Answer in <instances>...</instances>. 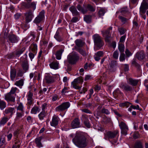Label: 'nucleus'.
<instances>
[{
    "instance_id": "f257e3e1",
    "label": "nucleus",
    "mask_w": 148,
    "mask_h": 148,
    "mask_svg": "<svg viewBox=\"0 0 148 148\" xmlns=\"http://www.w3.org/2000/svg\"><path fill=\"white\" fill-rule=\"evenodd\" d=\"M73 143L80 148H84L87 145V141L85 137L82 134L77 133L73 139Z\"/></svg>"
},
{
    "instance_id": "f03ea898",
    "label": "nucleus",
    "mask_w": 148,
    "mask_h": 148,
    "mask_svg": "<svg viewBox=\"0 0 148 148\" xmlns=\"http://www.w3.org/2000/svg\"><path fill=\"white\" fill-rule=\"evenodd\" d=\"M106 139L115 138L114 142L116 143L119 136V132L117 130L113 131H109L107 132L105 135Z\"/></svg>"
},
{
    "instance_id": "ea45409f",
    "label": "nucleus",
    "mask_w": 148,
    "mask_h": 148,
    "mask_svg": "<svg viewBox=\"0 0 148 148\" xmlns=\"http://www.w3.org/2000/svg\"><path fill=\"white\" fill-rule=\"evenodd\" d=\"M78 51L83 57H86L88 55V54L86 52V51L82 49H79Z\"/></svg>"
},
{
    "instance_id": "aec40b11",
    "label": "nucleus",
    "mask_w": 148,
    "mask_h": 148,
    "mask_svg": "<svg viewBox=\"0 0 148 148\" xmlns=\"http://www.w3.org/2000/svg\"><path fill=\"white\" fill-rule=\"evenodd\" d=\"M13 95L9 93H8L5 95V99L8 101H11L14 102L15 98Z\"/></svg>"
},
{
    "instance_id": "f8f14e48",
    "label": "nucleus",
    "mask_w": 148,
    "mask_h": 148,
    "mask_svg": "<svg viewBox=\"0 0 148 148\" xmlns=\"http://www.w3.org/2000/svg\"><path fill=\"white\" fill-rule=\"evenodd\" d=\"M45 79L46 82L48 84L53 83L55 81L54 77L49 73L45 74Z\"/></svg>"
},
{
    "instance_id": "5fc2aeb1",
    "label": "nucleus",
    "mask_w": 148,
    "mask_h": 148,
    "mask_svg": "<svg viewBox=\"0 0 148 148\" xmlns=\"http://www.w3.org/2000/svg\"><path fill=\"white\" fill-rule=\"evenodd\" d=\"M125 55L124 53L121 54L119 60L121 61H123L125 60Z\"/></svg>"
},
{
    "instance_id": "e433bc0d",
    "label": "nucleus",
    "mask_w": 148,
    "mask_h": 148,
    "mask_svg": "<svg viewBox=\"0 0 148 148\" xmlns=\"http://www.w3.org/2000/svg\"><path fill=\"white\" fill-rule=\"evenodd\" d=\"M6 107V103L4 101L0 99V108L3 110Z\"/></svg>"
},
{
    "instance_id": "79ce46f5",
    "label": "nucleus",
    "mask_w": 148,
    "mask_h": 148,
    "mask_svg": "<svg viewBox=\"0 0 148 148\" xmlns=\"http://www.w3.org/2000/svg\"><path fill=\"white\" fill-rule=\"evenodd\" d=\"M131 104L128 102H125L124 103H122L119 104V106L121 107H126V108H128Z\"/></svg>"
},
{
    "instance_id": "338daca9",
    "label": "nucleus",
    "mask_w": 148,
    "mask_h": 148,
    "mask_svg": "<svg viewBox=\"0 0 148 148\" xmlns=\"http://www.w3.org/2000/svg\"><path fill=\"white\" fill-rule=\"evenodd\" d=\"M36 54L30 52L29 54V56L31 59H32L34 58V55Z\"/></svg>"
},
{
    "instance_id": "f3484780",
    "label": "nucleus",
    "mask_w": 148,
    "mask_h": 148,
    "mask_svg": "<svg viewBox=\"0 0 148 148\" xmlns=\"http://www.w3.org/2000/svg\"><path fill=\"white\" fill-rule=\"evenodd\" d=\"M24 56L25 57V59H24V61L23 62L22 66L23 68V70L25 71V72L29 68L28 63L27 60L26 59V58L27 57L26 54H25L24 55Z\"/></svg>"
},
{
    "instance_id": "a18cd8bd",
    "label": "nucleus",
    "mask_w": 148,
    "mask_h": 148,
    "mask_svg": "<svg viewBox=\"0 0 148 148\" xmlns=\"http://www.w3.org/2000/svg\"><path fill=\"white\" fill-rule=\"evenodd\" d=\"M84 21L86 23H90L91 21V16H85L84 17Z\"/></svg>"
},
{
    "instance_id": "2eb2a0df",
    "label": "nucleus",
    "mask_w": 148,
    "mask_h": 148,
    "mask_svg": "<svg viewBox=\"0 0 148 148\" xmlns=\"http://www.w3.org/2000/svg\"><path fill=\"white\" fill-rule=\"evenodd\" d=\"M81 119L84 121V124L88 128L90 127V124L88 119V116L87 115L85 114H82Z\"/></svg>"
},
{
    "instance_id": "bf43d9fd",
    "label": "nucleus",
    "mask_w": 148,
    "mask_h": 148,
    "mask_svg": "<svg viewBox=\"0 0 148 148\" xmlns=\"http://www.w3.org/2000/svg\"><path fill=\"white\" fill-rule=\"evenodd\" d=\"M58 99V96L57 95L55 94L53 95L52 97V100L54 101L57 100Z\"/></svg>"
},
{
    "instance_id": "0e129e2a",
    "label": "nucleus",
    "mask_w": 148,
    "mask_h": 148,
    "mask_svg": "<svg viewBox=\"0 0 148 148\" xmlns=\"http://www.w3.org/2000/svg\"><path fill=\"white\" fill-rule=\"evenodd\" d=\"M19 134V130H17L16 131H15L14 132V136L17 138L18 134Z\"/></svg>"
},
{
    "instance_id": "a878e982",
    "label": "nucleus",
    "mask_w": 148,
    "mask_h": 148,
    "mask_svg": "<svg viewBox=\"0 0 148 148\" xmlns=\"http://www.w3.org/2000/svg\"><path fill=\"white\" fill-rule=\"evenodd\" d=\"M24 112H17L16 113V116L15 119L16 121H18L20 119L24 116Z\"/></svg>"
},
{
    "instance_id": "7c9ffc66",
    "label": "nucleus",
    "mask_w": 148,
    "mask_h": 148,
    "mask_svg": "<svg viewBox=\"0 0 148 148\" xmlns=\"http://www.w3.org/2000/svg\"><path fill=\"white\" fill-rule=\"evenodd\" d=\"M14 110V108L9 107L6 108L5 111L4 113L6 114H10L12 115L13 114V112Z\"/></svg>"
},
{
    "instance_id": "680f3d73",
    "label": "nucleus",
    "mask_w": 148,
    "mask_h": 148,
    "mask_svg": "<svg viewBox=\"0 0 148 148\" xmlns=\"http://www.w3.org/2000/svg\"><path fill=\"white\" fill-rule=\"evenodd\" d=\"M119 18L121 20L122 22L123 23H125L126 21V18L122 16H119Z\"/></svg>"
},
{
    "instance_id": "09e8293b",
    "label": "nucleus",
    "mask_w": 148,
    "mask_h": 148,
    "mask_svg": "<svg viewBox=\"0 0 148 148\" xmlns=\"http://www.w3.org/2000/svg\"><path fill=\"white\" fill-rule=\"evenodd\" d=\"M87 8L88 10L91 11H94L95 10V7H93L90 5H88Z\"/></svg>"
},
{
    "instance_id": "9b49d317",
    "label": "nucleus",
    "mask_w": 148,
    "mask_h": 148,
    "mask_svg": "<svg viewBox=\"0 0 148 148\" xmlns=\"http://www.w3.org/2000/svg\"><path fill=\"white\" fill-rule=\"evenodd\" d=\"M60 122V119L58 116L54 115L52 118V121L50 122L51 125L53 127H56Z\"/></svg>"
},
{
    "instance_id": "a19ab883",
    "label": "nucleus",
    "mask_w": 148,
    "mask_h": 148,
    "mask_svg": "<svg viewBox=\"0 0 148 148\" xmlns=\"http://www.w3.org/2000/svg\"><path fill=\"white\" fill-rule=\"evenodd\" d=\"M118 49L120 52H123L124 51L125 47L123 44L121 43H119Z\"/></svg>"
},
{
    "instance_id": "bb28decb",
    "label": "nucleus",
    "mask_w": 148,
    "mask_h": 148,
    "mask_svg": "<svg viewBox=\"0 0 148 148\" xmlns=\"http://www.w3.org/2000/svg\"><path fill=\"white\" fill-rule=\"evenodd\" d=\"M101 113H104L107 115H108L110 114V112L109 110L107 109H106L104 108H103L101 109V112H99L98 111H97V115L99 116L101 115Z\"/></svg>"
},
{
    "instance_id": "dca6fc26",
    "label": "nucleus",
    "mask_w": 148,
    "mask_h": 148,
    "mask_svg": "<svg viewBox=\"0 0 148 148\" xmlns=\"http://www.w3.org/2000/svg\"><path fill=\"white\" fill-rule=\"evenodd\" d=\"M8 38L9 40L12 43H16L18 40V37L13 34L9 35Z\"/></svg>"
},
{
    "instance_id": "3c124183",
    "label": "nucleus",
    "mask_w": 148,
    "mask_h": 148,
    "mask_svg": "<svg viewBox=\"0 0 148 148\" xmlns=\"http://www.w3.org/2000/svg\"><path fill=\"white\" fill-rule=\"evenodd\" d=\"M33 93L31 91H29L27 95V99L33 100Z\"/></svg>"
},
{
    "instance_id": "4468645a",
    "label": "nucleus",
    "mask_w": 148,
    "mask_h": 148,
    "mask_svg": "<svg viewBox=\"0 0 148 148\" xmlns=\"http://www.w3.org/2000/svg\"><path fill=\"white\" fill-rule=\"evenodd\" d=\"M119 87L123 91H130L132 90V87L125 83L121 82L120 84Z\"/></svg>"
},
{
    "instance_id": "69168bd1",
    "label": "nucleus",
    "mask_w": 148,
    "mask_h": 148,
    "mask_svg": "<svg viewBox=\"0 0 148 148\" xmlns=\"http://www.w3.org/2000/svg\"><path fill=\"white\" fill-rule=\"evenodd\" d=\"M0 143L2 145L5 144V140L4 138V137H1V138L0 140Z\"/></svg>"
},
{
    "instance_id": "6ab92c4d",
    "label": "nucleus",
    "mask_w": 148,
    "mask_h": 148,
    "mask_svg": "<svg viewBox=\"0 0 148 148\" xmlns=\"http://www.w3.org/2000/svg\"><path fill=\"white\" fill-rule=\"evenodd\" d=\"M29 49L30 51L35 54H36L37 51V45L35 43L31 44L29 47Z\"/></svg>"
},
{
    "instance_id": "4d7b16f0",
    "label": "nucleus",
    "mask_w": 148,
    "mask_h": 148,
    "mask_svg": "<svg viewBox=\"0 0 148 148\" xmlns=\"http://www.w3.org/2000/svg\"><path fill=\"white\" fill-rule=\"evenodd\" d=\"M95 54L97 56H99V57H101L103 56V53L102 51H99L96 53Z\"/></svg>"
},
{
    "instance_id": "e2e57ef3",
    "label": "nucleus",
    "mask_w": 148,
    "mask_h": 148,
    "mask_svg": "<svg viewBox=\"0 0 148 148\" xmlns=\"http://www.w3.org/2000/svg\"><path fill=\"white\" fill-rule=\"evenodd\" d=\"M125 37L126 36H122L120 38L119 43H121L124 42L125 40Z\"/></svg>"
},
{
    "instance_id": "9d476101",
    "label": "nucleus",
    "mask_w": 148,
    "mask_h": 148,
    "mask_svg": "<svg viewBox=\"0 0 148 148\" xmlns=\"http://www.w3.org/2000/svg\"><path fill=\"white\" fill-rule=\"evenodd\" d=\"M79 58V56L75 54L72 55H70L68 57V62L71 64H75Z\"/></svg>"
},
{
    "instance_id": "a211bd4d",
    "label": "nucleus",
    "mask_w": 148,
    "mask_h": 148,
    "mask_svg": "<svg viewBox=\"0 0 148 148\" xmlns=\"http://www.w3.org/2000/svg\"><path fill=\"white\" fill-rule=\"evenodd\" d=\"M80 123L78 118L75 119L71 123V126L73 128H75L79 127Z\"/></svg>"
},
{
    "instance_id": "8fccbe9b",
    "label": "nucleus",
    "mask_w": 148,
    "mask_h": 148,
    "mask_svg": "<svg viewBox=\"0 0 148 148\" xmlns=\"http://www.w3.org/2000/svg\"><path fill=\"white\" fill-rule=\"evenodd\" d=\"M126 30L125 29L123 28H118V31L121 35L124 34L125 33Z\"/></svg>"
},
{
    "instance_id": "412c9836",
    "label": "nucleus",
    "mask_w": 148,
    "mask_h": 148,
    "mask_svg": "<svg viewBox=\"0 0 148 148\" xmlns=\"http://www.w3.org/2000/svg\"><path fill=\"white\" fill-rule=\"evenodd\" d=\"M136 58L139 60H142L145 57L144 53L143 51L138 52L136 54Z\"/></svg>"
},
{
    "instance_id": "13d9d810",
    "label": "nucleus",
    "mask_w": 148,
    "mask_h": 148,
    "mask_svg": "<svg viewBox=\"0 0 148 148\" xmlns=\"http://www.w3.org/2000/svg\"><path fill=\"white\" fill-rule=\"evenodd\" d=\"M82 112L86 113L91 114L92 112L90 110L87 109H84L81 110Z\"/></svg>"
},
{
    "instance_id": "cd10ccee",
    "label": "nucleus",
    "mask_w": 148,
    "mask_h": 148,
    "mask_svg": "<svg viewBox=\"0 0 148 148\" xmlns=\"http://www.w3.org/2000/svg\"><path fill=\"white\" fill-rule=\"evenodd\" d=\"M63 51V50L61 49L57 51L56 54V58L58 60H60L61 59L62 54Z\"/></svg>"
},
{
    "instance_id": "c9c22d12",
    "label": "nucleus",
    "mask_w": 148,
    "mask_h": 148,
    "mask_svg": "<svg viewBox=\"0 0 148 148\" xmlns=\"http://www.w3.org/2000/svg\"><path fill=\"white\" fill-rule=\"evenodd\" d=\"M16 75V71L15 69H12L10 71V77L12 80H14Z\"/></svg>"
},
{
    "instance_id": "6e6552de",
    "label": "nucleus",
    "mask_w": 148,
    "mask_h": 148,
    "mask_svg": "<svg viewBox=\"0 0 148 148\" xmlns=\"http://www.w3.org/2000/svg\"><path fill=\"white\" fill-rule=\"evenodd\" d=\"M119 126L121 130V134L125 135H127L129 129L126 124L124 122L121 121L119 123Z\"/></svg>"
},
{
    "instance_id": "39448f33",
    "label": "nucleus",
    "mask_w": 148,
    "mask_h": 148,
    "mask_svg": "<svg viewBox=\"0 0 148 148\" xmlns=\"http://www.w3.org/2000/svg\"><path fill=\"white\" fill-rule=\"evenodd\" d=\"M70 103L68 102L63 103L55 108L56 112H60L67 109L70 106Z\"/></svg>"
},
{
    "instance_id": "473e14b6",
    "label": "nucleus",
    "mask_w": 148,
    "mask_h": 148,
    "mask_svg": "<svg viewBox=\"0 0 148 148\" xmlns=\"http://www.w3.org/2000/svg\"><path fill=\"white\" fill-rule=\"evenodd\" d=\"M42 138V136H40L36 138L35 139V142L37 146L39 147H42V145L41 143V140Z\"/></svg>"
},
{
    "instance_id": "58836bf2",
    "label": "nucleus",
    "mask_w": 148,
    "mask_h": 148,
    "mask_svg": "<svg viewBox=\"0 0 148 148\" xmlns=\"http://www.w3.org/2000/svg\"><path fill=\"white\" fill-rule=\"evenodd\" d=\"M25 48L23 47L21 49L17 50L16 51L15 55L17 56H19L25 50Z\"/></svg>"
},
{
    "instance_id": "7ed1b4c3",
    "label": "nucleus",
    "mask_w": 148,
    "mask_h": 148,
    "mask_svg": "<svg viewBox=\"0 0 148 148\" xmlns=\"http://www.w3.org/2000/svg\"><path fill=\"white\" fill-rule=\"evenodd\" d=\"M93 38L95 45L97 47L98 49H100L104 45V43L102 41L101 37L98 34L93 35Z\"/></svg>"
},
{
    "instance_id": "2f4dec72",
    "label": "nucleus",
    "mask_w": 148,
    "mask_h": 148,
    "mask_svg": "<svg viewBox=\"0 0 148 148\" xmlns=\"http://www.w3.org/2000/svg\"><path fill=\"white\" fill-rule=\"evenodd\" d=\"M76 45L79 47H82L84 44V43L82 40L79 39L76 40L75 41Z\"/></svg>"
},
{
    "instance_id": "f704fd0d",
    "label": "nucleus",
    "mask_w": 148,
    "mask_h": 148,
    "mask_svg": "<svg viewBox=\"0 0 148 148\" xmlns=\"http://www.w3.org/2000/svg\"><path fill=\"white\" fill-rule=\"evenodd\" d=\"M8 119L7 117H3L0 121V125L1 126H3L8 121Z\"/></svg>"
},
{
    "instance_id": "423d86ee",
    "label": "nucleus",
    "mask_w": 148,
    "mask_h": 148,
    "mask_svg": "<svg viewBox=\"0 0 148 148\" xmlns=\"http://www.w3.org/2000/svg\"><path fill=\"white\" fill-rule=\"evenodd\" d=\"M112 29V27H110L105 32L103 31H101L103 36L105 38V40L106 42H109L111 39L110 31Z\"/></svg>"
},
{
    "instance_id": "20e7f679",
    "label": "nucleus",
    "mask_w": 148,
    "mask_h": 148,
    "mask_svg": "<svg viewBox=\"0 0 148 148\" xmlns=\"http://www.w3.org/2000/svg\"><path fill=\"white\" fill-rule=\"evenodd\" d=\"M70 103L68 102L63 103L55 108L56 112H60L67 109L70 106Z\"/></svg>"
},
{
    "instance_id": "864d4df0",
    "label": "nucleus",
    "mask_w": 148,
    "mask_h": 148,
    "mask_svg": "<svg viewBox=\"0 0 148 148\" xmlns=\"http://www.w3.org/2000/svg\"><path fill=\"white\" fill-rule=\"evenodd\" d=\"M119 56V53L117 51H115L113 54V57L115 59H117Z\"/></svg>"
},
{
    "instance_id": "603ef678",
    "label": "nucleus",
    "mask_w": 148,
    "mask_h": 148,
    "mask_svg": "<svg viewBox=\"0 0 148 148\" xmlns=\"http://www.w3.org/2000/svg\"><path fill=\"white\" fill-rule=\"evenodd\" d=\"M77 8L79 11H81L84 14L86 12L80 4H78L77 5Z\"/></svg>"
},
{
    "instance_id": "ddd939ff",
    "label": "nucleus",
    "mask_w": 148,
    "mask_h": 148,
    "mask_svg": "<svg viewBox=\"0 0 148 148\" xmlns=\"http://www.w3.org/2000/svg\"><path fill=\"white\" fill-rule=\"evenodd\" d=\"M25 19L27 22H29L32 20L34 16L33 12L31 10L27 11L25 14Z\"/></svg>"
},
{
    "instance_id": "1a4fd4ad",
    "label": "nucleus",
    "mask_w": 148,
    "mask_h": 148,
    "mask_svg": "<svg viewBox=\"0 0 148 148\" xmlns=\"http://www.w3.org/2000/svg\"><path fill=\"white\" fill-rule=\"evenodd\" d=\"M45 11L42 10L40 12L38 15L34 19V22L36 23H38L43 20L45 17Z\"/></svg>"
},
{
    "instance_id": "052dcab7",
    "label": "nucleus",
    "mask_w": 148,
    "mask_h": 148,
    "mask_svg": "<svg viewBox=\"0 0 148 148\" xmlns=\"http://www.w3.org/2000/svg\"><path fill=\"white\" fill-rule=\"evenodd\" d=\"M17 89L16 88H12L10 91L9 93L13 95L15 93Z\"/></svg>"
},
{
    "instance_id": "c85d7f7f",
    "label": "nucleus",
    "mask_w": 148,
    "mask_h": 148,
    "mask_svg": "<svg viewBox=\"0 0 148 148\" xmlns=\"http://www.w3.org/2000/svg\"><path fill=\"white\" fill-rule=\"evenodd\" d=\"M73 16L77 15L79 12L76 8L74 6H72L69 8Z\"/></svg>"
},
{
    "instance_id": "0eeeda50",
    "label": "nucleus",
    "mask_w": 148,
    "mask_h": 148,
    "mask_svg": "<svg viewBox=\"0 0 148 148\" xmlns=\"http://www.w3.org/2000/svg\"><path fill=\"white\" fill-rule=\"evenodd\" d=\"M83 82V79L82 77H79L75 79L72 82L71 84L73 87L77 89H79L80 88L78 84L79 83H82Z\"/></svg>"
},
{
    "instance_id": "c756f323",
    "label": "nucleus",
    "mask_w": 148,
    "mask_h": 148,
    "mask_svg": "<svg viewBox=\"0 0 148 148\" xmlns=\"http://www.w3.org/2000/svg\"><path fill=\"white\" fill-rule=\"evenodd\" d=\"M40 109L37 106H34L32 108L31 111V113L32 114H35L40 112Z\"/></svg>"
},
{
    "instance_id": "37998d69",
    "label": "nucleus",
    "mask_w": 148,
    "mask_h": 148,
    "mask_svg": "<svg viewBox=\"0 0 148 148\" xmlns=\"http://www.w3.org/2000/svg\"><path fill=\"white\" fill-rule=\"evenodd\" d=\"M14 84L17 86H22L23 84V79H21L18 81H16Z\"/></svg>"
},
{
    "instance_id": "393cba45",
    "label": "nucleus",
    "mask_w": 148,
    "mask_h": 148,
    "mask_svg": "<svg viewBox=\"0 0 148 148\" xmlns=\"http://www.w3.org/2000/svg\"><path fill=\"white\" fill-rule=\"evenodd\" d=\"M147 9H148V4L146 3H142L140 8V11L144 13L145 12V10Z\"/></svg>"
},
{
    "instance_id": "4c0bfd02",
    "label": "nucleus",
    "mask_w": 148,
    "mask_h": 148,
    "mask_svg": "<svg viewBox=\"0 0 148 148\" xmlns=\"http://www.w3.org/2000/svg\"><path fill=\"white\" fill-rule=\"evenodd\" d=\"M18 106L17 107V110H19L21 112H24V106L21 103H18Z\"/></svg>"
},
{
    "instance_id": "b1692460",
    "label": "nucleus",
    "mask_w": 148,
    "mask_h": 148,
    "mask_svg": "<svg viewBox=\"0 0 148 148\" xmlns=\"http://www.w3.org/2000/svg\"><path fill=\"white\" fill-rule=\"evenodd\" d=\"M36 1H33L31 3H28L26 5V7L28 8L32 9L34 10L36 8Z\"/></svg>"
},
{
    "instance_id": "4be33fe9",
    "label": "nucleus",
    "mask_w": 148,
    "mask_h": 148,
    "mask_svg": "<svg viewBox=\"0 0 148 148\" xmlns=\"http://www.w3.org/2000/svg\"><path fill=\"white\" fill-rule=\"evenodd\" d=\"M59 62L57 61L52 62L49 64V66L51 69H57L59 68Z\"/></svg>"
},
{
    "instance_id": "de8ad7c7",
    "label": "nucleus",
    "mask_w": 148,
    "mask_h": 148,
    "mask_svg": "<svg viewBox=\"0 0 148 148\" xmlns=\"http://www.w3.org/2000/svg\"><path fill=\"white\" fill-rule=\"evenodd\" d=\"M47 107V103H44L42 104L41 106L42 111H46Z\"/></svg>"
},
{
    "instance_id": "5701e85b",
    "label": "nucleus",
    "mask_w": 148,
    "mask_h": 148,
    "mask_svg": "<svg viewBox=\"0 0 148 148\" xmlns=\"http://www.w3.org/2000/svg\"><path fill=\"white\" fill-rule=\"evenodd\" d=\"M127 82L128 84L133 86L136 85L138 82V81L137 80L133 79L132 78L127 79Z\"/></svg>"
},
{
    "instance_id": "6e6d98bb",
    "label": "nucleus",
    "mask_w": 148,
    "mask_h": 148,
    "mask_svg": "<svg viewBox=\"0 0 148 148\" xmlns=\"http://www.w3.org/2000/svg\"><path fill=\"white\" fill-rule=\"evenodd\" d=\"M125 53L127 57H129L132 55V53L127 49H125Z\"/></svg>"
},
{
    "instance_id": "49530a36",
    "label": "nucleus",
    "mask_w": 148,
    "mask_h": 148,
    "mask_svg": "<svg viewBox=\"0 0 148 148\" xmlns=\"http://www.w3.org/2000/svg\"><path fill=\"white\" fill-rule=\"evenodd\" d=\"M106 12L105 10L104 9L101 8L99 11L98 14L99 16L101 17L104 15Z\"/></svg>"
},
{
    "instance_id": "774afa93",
    "label": "nucleus",
    "mask_w": 148,
    "mask_h": 148,
    "mask_svg": "<svg viewBox=\"0 0 148 148\" xmlns=\"http://www.w3.org/2000/svg\"><path fill=\"white\" fill-rule=\"evenodd\" d=\"M78 18L77 17H74L72 18L71 21L73 23H75L78 21Z\"/></svg>"
},
{
    "instance_id": "72a5a7b5",
    "label": "nucleus",
    "mask_w": 148,
    "mask_h": 148,
    "mask_svg": "<svg viewBox=\"0 0 148 148\" xmlns=\"http://www.w3.org/2000/svg\"><path fill=\"white\" fill-rule=\"evenodd\" d=\"M47 111H42L38 115V117L40 120H42L46 115Z\"/></svg>"
},
{
    "instance_id": "c03bdc74",
    "label": "nucleus",
    "mask_w": 148,
    "mask_h": 148,
    "mask_svg": "<svg viewBox=\"0 0 148 148\" xmlns=\"http://www.w3.org/2000/svg\"><path fill=\"white\" fill-rule=\"evenodd\" d=\"M134 148H143L141 143L140 141L136 142L135 144Z\"/></svg>"
}]
</instances>
